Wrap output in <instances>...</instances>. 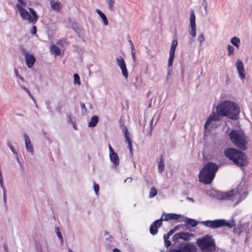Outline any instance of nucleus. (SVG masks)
<instances>
[{
	"label": "nucleus",
	"mask_w": 252,
	"mask_h": 252,
	"mask_svg": "<svg viewBox=\"0 0 252 252\" xmlns=\"http://www.w3.org/2000/svg\"><path fill=\"white\" fill-rule=\"evenodd\" d=\"M182 216L181 215L176 214L174 213H163L160 220L162 221H168L169 220H178Z\"/></svg>",
	"instance_id": "nucleus-11"
},
{
	"label": "nucleus",
	"mask_w": 252,
	"mask_h": 252,
	"mask_svg": "<svg viewBox=\"0 0 252 252\" xmlns=\"http://www.w3.org/2000/svg\"><path fill=\"white\" fill-rule=\"evenodd\" d=\"M169 237H170V236L168 234L164 235V237H163L164 241L168 240Z\"/></svg>",
	"instance_id": "nucleus-42"
},
{
	"label": "nucleus",
	"mask_w": 252,
	"mask_h": 252,
	"mask_svg": "<svg viewBox=\"0 0 252 252\" xmlns=\"http://www.w3.org/2000/svg\"><path fill=\"white\" fill-rule=\"evenodd\" d=\"M24 136V140H25V142L26 148L28 152H30L32 154V155H33V154H34L33 148L31 143V140H30V139L29 136L27 134L25 133Z\"/></svg>",
	"instance_id": "nucleus-16"
},
{
	"label": "nucleus",
	"mask_w": 252,
	"mask_h": 252,
	"mask_svg": "<svg viewBox=\"0 0 252 252\" xmlns=\"http://www.w3.org/2000/svg\"><path fill=\"white\" fill-rule=\"evenodd\" d=\"M129 42L130 44L131 45V49H133V48H134V45H133L132 41L131 40H129Z\"/></svg>",
	"instance_id": "nucleus-46"
},
{
	"label": "nucleus",
	"mask_w": 252,
	"mask_h": 252,
	"mask_svg": "<svg viewBox=\"0 0 252 252\" xmlns=\"http://www.w3.org/2000/svg\"><path fill=\"white\" fill-rule=\"evenodd\" d=\"M81 107L82 109H86L85 105L84 103H81Z\"/></svg>",
	"instance_id": "nucleus-48"
},
{
	"label": "nucleus",
	"mask_w": 252,
	"mask_h": 252,
	"mask_svg": "<svg viewBox=\"0 0 252 252\" xmlns=\"http://www.w3.org/2000/svg\"><path fill=\"white\" fill-rule=\"evenodd\" d=\"M234 195V191L232 189L227 192L223 193L221 195V197L222 199L225 200H232L233 198L231 197Z\"/></svg>",
	"instance_id": "nucleus-20"
},
{
	"label": "nucleus",
	"mask_w": 252,
	"mask_h": 252,
	"mask_svg": "<svg viewBox=\"0 0 252 252\" xmlns=\"http://www.w3.org/2000/svg\"><path fill=\"white\" fill-rule=\"evenodd\" d=\"M229 138L236 147L243 150H246L247 137L243 131L233 130L229 133Z\"/></svg>",
	"instance_id": "nucleus-5"
},
{
	"label": "nucleus",
	"mask_w": 252,
	"mask_h": 252,
	"mask_svg": "<svg viewBox=\"0 0 252 252\" xmlns=\"http://www.w3.org/2000/svg\"><path fill=\"white\" fill-rule=\"evenodd\" d=\"M99 118L97 116H94L92 117L91 121L89 123V127H94L98 122Z\"/></svg>",
	"instance_id": "nucleus-22"
},
{
	"label": "nucleus",
	"mask_w": 252,
	"mask_h": 252,
	"mask_svg": "<svg viewBox=\"0 0 252 252\" xmlns=\"http://www.w3.org/2000/svg\"><path fill=\"white\" fill-rule=\"evenodd\" d=\"M50 50L52 54H54L55 55H60L61 54L60 49L55 45H52L50 47Z\"/></svg>",
	"instance_id": "nucleus-25"
},
{
	"label": "nucleus",
	"mask_w": 252,
	"mask_h": 252,
	"mask_svg": "<svg viewBox=\"0 0 252 252\" xmlns=\"http://www.w3.org/2000/svg\"><path fill=\"white\" fill-rule=\"evenodd\" d=\"M22 52L25 58L26 63L29 68H31L35 62V59L33 55L27 53L25 49L22 50Z\"/></svg>",
	"instance_id": "nucleus-10"
},
{
	"label": "nucleus",
	"mask_w": 252,
	"mask_h": 252,
	"mask_svg": "<svg viewBox=\"0 0 252 252\" xmlns=\"http://www.w3.org/2000/svg\"><path fill=\"white\" fill-rule=\"evenodd\" d=\"M228 55L231 56L234 53V48L230 45H227Z\"/></svg>",
	"instance_id": "nucleus-31"
},
{
	"label": "nucleus",
	"mask_w": 252,
	"mask_h": 252,
	"mask_svg": "<svg viewBox=\"0 0 252 252\" xmlns=\"http://www.w3.org/2000/svg\"><path fill=\"white\" fill-rule=\"evenodd\" d=\"M17 115L20 116H23V115H22V114H17Z\"/></svg>",
	"instance_id": "nucleus-55"
},
{
	"label": "nucleus",
	"mask_w": 252,
	"mask_h": 252,
	"mask_svg": "<svg viewBox=\"0 0 252 252\" xmlns=\"http://www.w3.org/2000/svg\"><path fill=\"white\" fill-rule=\"evenodd\" d=\"M74 83L75 84H77L79 85L81 84L80 77L77 73L74 74Z\"/></svg>",
	"instance_id": "nucleus-30"
},
{
	"label": "nucleus",
	"mask_w": 252,
	"mask_h": 252,
	"mask_svg": "<svg viewBox=\"0 0 252 252\" xmlns=\"http://www.w3.org/2000/svg\"><path fill=\"white\" fill-rule=\"evenodd\" d=\"M240 77L244 79L246 77V72L244 68L243 63L240 60H238L235 63Z\"/></svg>",
	"instance_id": "nucleus-14"
},
{
	"label": "nucleus",
	"mask_w": 252,
	"mask_h": 252,
	"mask_svg": "<svg viewBox=\"0 0 252 252\" xmlns=\"http://www.w3.org/2000/svg\"><path fill=\"white\" fill-rule=\"evenodd\" d=\"M175 229H173L170 230L168 232V233L167 234H168L169 236H170V235H172V234L174 233V232H175Z\"/></svg>",
	"instance_id": "nucleus-44"
},
{
	"label": "nucleus",
	"mask_w": 252,
	"mask_h": 252,
	"mask_svg": "<svg viewBox=\"0 0 252 252\" xmlns=\"http://www.w3.org/2000/svg\"><path fill=\"white\" fill-rule=\"evenodd\" d=\"M18 3L16 4V7L20 13L21 18L24 20H28V22L32 24H35L38 19V16L36 12L32 8H29L30 12L27 11L22 6L26 5V3L23 0H17Z\"/></svg>",
	"instance_id": "nucleus-4"
},
{
	"label": "nucleus",
	"mask_w": 252,
	"mask_h": 252,
	"mask_svg": "<svg viewBox=\"0 0 252 252\" xmlns=\"http://www.w3.org/2000/svg\"><path fill=\"white\" fill-rule=\"evenodd\" d=\"M131 53H132V58L134 60H135V58H136L135 48H133V49H131Z\"/></svg>",
	"instance_id": "nucleus-39"
},
{
	"label": "nucleus",
	"mask_w": 252,
	"mask_h": 252,
	"mask_svg": "<svg viewBox=\"0 0 252 252\" xmlns=\"http://www.w3.org/2000/svg\"><path fill=\"white\" fill-rule=\"evenodd\" d=\"M96 11L97 13V14L99 15V16L101 18L104 25L105 26H107L108 25V22L105 15L98 9H96Z\"/></svg>",
	"instance_id": "nucleus-23"
},
{
	"label": "nucleus",
	"mask_w": 252,
	"mask_h": 252,
	"mask_svg": "<svg viewBox=\"0 0 252 252\" xmlns=\"http://www.w3.org/2000/svg\"><path fill=\"white\" fill-rule=\"evenodd\" d=\"M240 42V40L239 38L237 37H233L231 39V43L234 46H236L237 48L239 47V44Z\"/></svg>",
	"instance_id": "nucleus-27"
},
{
	"label": "nucleus",
	"mask_w": 252,
	"mask_h": 252,
	"mask_svg": "<svg viewBox=\"0 0 252 252\" xmlns=\"http://www.w3.org/2000/svg\"><path fill=\"white\" fill-rule=\"evenodd\" d=\"M62 108V105L61 104H59L58 106V107L57 108V111L59 112H60L61 111Z\"/></svg>",
	"instance_id": "nucleus-43"
},
{
	"label": "nucleus",
	"mask_w": 252,
	"mask_h": 252,
	"mask_svg": "<svg viewBox=\"0 0 252 252\" xmlns=\"http://www.w3.org/2000/svg\"><path fill=\"white\" fill-rule=\"evenodd\" d=\"M190 21V30H189V34L192 36V37H194L196 36V24H195V16L194 14V12L193 9L191 10L190 12V16L189 18Z\"/></svg>",
	"instance_id": "nucleus-9"
},
{
	"label": "nucleus",
	"mask_w": 252,
	"mask_h": 252,
	"mask_svg": "<svg viewBox=\"0 0 252 252\" xmlns=\"http://www.w3.org/2000/svg\"><path fill=\"white\" fill-rule=\"evenodd\" d=\"M179 229V226H177L173 228V229H175V231H176V230H178Z\"/></svg>",
	"instance_id": "nucleus-53"
},
{
	"label": "nucleus",
	"mask_w": 252,
	"mask_h": 252,
	"mask_svg": "<svg viewBox=\"0 0 252 252\" xmlns=\"http://www.w3.org/2000/svg\"><path fill=\"white\" fill-rule=\"evenodd\" d=\"M157 194V190L156 188L155 187H152L151 188L150 193H149V197L153 198L155 197Z\"/></svg>",
	"instance_id": "nucleus-28"
},
{
	"label": "nucleus",
	"mask_w": 252,
	"mask_h": 252,
	"mask_svg": "<svg viewBox=\"0 0 252 252\" xmlns=\"http://www.w3.org/2000/svg\"><path fill=\"white\" fill-rule=\"evenodd\" d=\"M109 149L110 154H111L114 153V151L110 144H109Z\"/></svg>",
	"instance_id": "nucleus-41"
},
{
	"label": "nucleus",
	"mask_w": 252,
	"mask_h": 252,
	"mask_svg": "<svg viewBox=\"0 0 252 252\" xmlns=\"http://www.w3.org/2000/svg\"><path fill=\"white\" fill-rule=\"evenodd\" d=\"M218 166L215 163L208 162L204 165L198 174L199 180L204 184H211L218 170Z\"/></svg>",
	"instance_id": "nucleus-2"
},
{
	"label": "nucleus",
	"mask_w": 252,
	"mask_h": 252,
	"mask_svg": "<svg viewBox=\"0 0 252 252\" xmlns=\"http://www.w3.org/2000/svg\"><path fill=\"white\" fill-rule=\"evenodd\" d=\"M109 9H113L114 1L113 0H107Z\"/></svg>",
	"instance_id": "nucleus-32"
},
{
	"label": "nucleus",
	"mask_w": 252,
	"mask_h": 252,
	"mask_svg": "<svg viewBox=\"0 0 252 252\" xmlns=\"http://www.w3.org/2000/svg\"><path fill=\"white\" fill-rule=\"evenodd\" d=\"M113 252H121V251L117 248H115L113 250Z\"/></svg>",
	"instance_id": "nucleus-47"
},
{
	"label": "nucleus",
	"mask_w": 252,
	"mask_h": 252,
	"mask_svg": "<svg viewBox=\"0 0 252 252\" xmlns=\"http://www.w3.org/2000/svg\"><path fill=\"white\" fill-rule=\"evenodd\" d=\"M170 252H182L181 250L173 249Z\"/></svg>",
	"instance_id": "nucleus-49"
},
{
	"label": "nucleus",
	"mask_w": 252,
	"mask_h": 252,
	"mask_svg": "<svg viewBox=\"0 0 252 252\" xmlns=\"http://www.w3.org/2000/svg\"><path fill=\"white\" fill-rule=\"evenodd\" d=\"M151 103H150V104H149V107H150V106H151Z\"/></svg>",
	"instance_id": "nucleus-57"
},
{
	"label": "nucleus",
	"mask_w": 252,
	"mask_h": 252,
	"mask_svg": "<svg viewBox=\"0 0 252 252\" xmlns=\"http://www.w3.org/2000/svg\"><path fill=\"white\" fill-rule=\"evenodd\" d=\"M94 190L95 192V193L96 194H98V191H99V186L97 185V184H94Z\"/></svg>",
	"instance_id": "nucleus-36"
},
{
	"label": "nucleus",
	"mask_w": 252,
	"mask_h": 252,
	"mask_svg": "<svg viewBox=\"0 0 252 252\" xmlns=\"http://www.w3.org/2000/svg\"><path fill=\"white\" fill-rule=\"evenodd\" d=\"M51 8L57 11H60L62 9L63 5L62 3L59 1H51Z\"/></svg>",
	"instance_id": "nucleus-19"
},
{
	"label": "nucleus",
	"mask_w": 252,
	"mask_h": 252,
	"mask_svg": "<svg viewBox=\"0 0 252 252\" xmlns=\"http://www.w3.org/2000/svg\"><path fill=\"white\" fill-rule=\"evenodd\" d=\"M0 186L3 189V195H4V200H5V197H6V195H5V190L4 189V187H3V180H2V178H0Z\"/></svg>",
	"instance_id": "nucleus-33"
},
{
	"label": "nucleus",
	"mask_w": 252,
	"mask_h": 252,
	"mask_svg": "<svg viewBox=\"0 0 252 252\" xmlns=\"http://www.w3.org/2000/svg\"><path fill=\"white\" fill-rule=\"evenodd\" d=\"M37 28L35 26H33L30 31V32L32 34H36Z\"/></svg>",
	"instance_id": "nucleus-34"
},
{
	"label": "nucleus",
	"mask_w": 252,
	"mask_h": 252,
	"mask_svg": "<svg viewBox=\"0 0 252 252\" xmlns=\"http://www.w3.org/2000/svg\"><path fill=\"white\" fill-rule=\"evenodd\" d=\"M164 169V163L163 162V156L161 155L159 161H158V171L159 173H162Z\"/></svg>",
	"instance_id": "nucleus-24"
},
{
	"label": "nucleus",
	"mask_w": 252,
	"mask_h": 252,
	"mask_svg": "<svg viewBox=\"0 0 252 252\" xmlns=\"http://www.w3.org/2000/svg\"><path fill=\"white\" fill-rule=\"evenodd\" d=\"M161 220L158 219L155 221L150 226V233L153 235L157 234L158 232V229L161 226Z\"/></svg>",
	"instance_id": "nucleus-13"
},
{
	"label": "nucleus",
	"mask_w": 252,
	"mask_h": 252,
	"mask_svg": "<svg viewBox=\"0 0 252 252\" xmlns=\"http://www.w3.org/2000/svg\"><path fill=\"white\" fill-rule=\"evenodd\" d=\"M128 181L129 182H131L132 181V178H127L125 180V182L126 181Z\"/></svg>",
	"instance_id": "nucleus-51"
},
{
	"label": "nucleus",
	"mask_w": 252,
	"mask_h": 252,
	"mask_svg": "<svg viewBox=\"0 0 252 252\" xmlns=\"http://www.w3.org/2000/svg\"><path fill=\"white\" fill-rule=\"evenodd\" d=\"M217 112H213L204 125L207 129L213 121H220V117L228 116L231 119L235 120L240 113L239 108L232 102L225 101L220 103L216 108Z\"/></svg>",
	"instance_id": "nucleus-1"
},
{
	"label": "nucleus",
	"mask_w": 252,
	"mask_h": 252,
	"mask_svg": "<svg viewBox=\"0 0 252 252\" xmlns=\"http://www.w3.org/2000/svg\"><path fill=\"white\" fill-rule=\"evenodd\" d=\"M56 232H57V235L58 236V237L61 240H63V237H62V234L59 231V228L58 227L56 228Z\"/></svg>",
	"instance_id": "nucleus-38"
},
{
	"label": "nucleus",
	"mask_w": 252,
	"mask_h": 252,
	"mask_svg": "<svg viewBox=\"0 0 252 252\" xmlns=\"http://www.w3.org/2000/svg\"><path fill=\"white\" fill-rule=\"evenodd\" d=\"M62 43H63V42H62V40H59V41L57 42V43H58V44H60V45H62Z\"/></svg>",
	"instance_id": "nucleus-52"
},
{
	"label": "nucleus",
	"mask_w": 252,
	"mask_h": 252,
	"mask_svg": "<svg viewBox=\"0 0 252 252\" xmlns=\"http://www.w3.org/2000/svg\"><path fill=\"white\" fill-rule=\"evenodd\" d=\"M197 244L203 251L212 252L216 250L214 240L211 236L206 235L198 239Z\"/></svg>",
	"instance_id": "nucleus-7"
},
{
	"label": "nucleus",
	"mask_w": 252,
	"mask_h": 252,
	"mask_svg": "<svg viewBox=\"0 0 252 252\" xmlns=\"http://www.w3.org/2000/svg\"><path fill=\"white\" fill-rule=\"evenodd\" d=\"M198 40L200 43H202L205 40V38L203 33L200 34L198 37Z\"/></svg>",
	"instance_id": "nucleus-35"
},
{
	"label": "nucleus",
	"mask_w": 252,
	"mask_h": 252,
	"mask_svg": "<svg viewBox=\"0 0 252 252\" xmlns=\"http://www.w3.org/2000/svg\"><path fill=\"white\" fill-rule=\"evenodd\" d=\"M23 88L26 91V92L32 98V99L33 100L34 99V97L32 95L30 90L28 88H27L26 87H23Z\"/></svg>",
	"instance_id": "nucleus-37"
},
{
	"label": "nucleus",
	"mask_w": 252,
	"mask_h": 252,
	"mask_svg": "<svg viewBox=\"0 0 252 252\" xmlns=\"http://www.w3.org/2000/svg\"><path fill=\"white\" fill-rule=\"evenodd\" d=\"M117 64L121 68L122 74L126 79L128 78V73L126 65V63L122 57L117 59Z\"/></svg>",
	"instance_id": "nucleus-12"
},
{
	"label": "nucleus",
	"mask_w": 252,
	"mask_h": 252,
	"mask_svg": "<svg viewBox=\"0 0 252 252\" xmlns=\"http://www.w3.org/2000/svg\"><path fill=\"white\" fill-rule=\"evenodd\" d=\"M245 198H239V201H241V200L244 199Z\"/></svg>",
	"instance_id": "nucleus-54"
},
{
	"label": "nucleus",
	"mask_w": 252,
	"mask_h": 252,
	"mask_svg": "<svg viewBox=\"0 0 252 252\" xmlns=\"http://www.w3.org/2000/svg\"><path fill=\"white\" fill-rule=\"evenodd\" d=\"M193 234H189L187 232H180L175 234L174 236V240H178L179 239H183L184 240H188L190 236H192Z\"/></svg>",
	"instance_id": "nucleus-17"
},
{
	"label": "nucleus",
	"mask_w": 252,
	"mask_h": 252,
	"mask_svg": "<svg viewBox=\"0 0 252 252\" xmlns=\"http://www.w3.org/2000/svg\"><path fill=\"white\" fill-rule=\"evenodd\" d=\"M165 245L167 246V247H168L169 246L171 245V242L169 240H167V241H165Z\"/></svg>",
	"instance_id": "nucleus-45"
},
{
	"label": "nucleus",
	"mask_w": 252,
	"mask_h": 252,
	"mask_svg": "<svg viewBox=\"0 0 252 252\" xmlns=\"http://www.w3.org/2000/svg\"><path fill=\"white\" fill-rule=\"evenodd\" d=\"M110 158L112 162L115 165H118L119 164V158L117 154L115 152L110 154Z\"/></svg>",
	"instance_id": "nucleus-21"
},
{
	"label": "nucleus",
	"mask_w": 252,
	"mask_h": 252,
	"mask_svg": "<svg viewBox=\"0 0 252 252\" xmlns=\"http://www.w3.org/2000/svg\"><path fill=\"white\" fill-rule=\"evenodd\" d=\"M124 135L126 140V142L128 144V148L129 149L131 153H132V141L130 137L127 128H125L124 129Z\"/></svg>",
	"instance_id": "nucleus-18"
},
{
	"label": "nucleus",
	"mask_w": 252,
	"mask_h": 252,
	"mask_svg": "<svg viewBox=\"0 0 252 252\" xmlns=\"http://www.w3.org/2000/svg\"><path fill=\"white\" fill-rule=\"evenodd\" d=\"M247 194H248L247 192H245L243 193L242 194H241L240 197L241 198L242 197V196H243L244 197H245L247 196Z\"/></svg>",
	"instance_id": "nucleus-50"
},
{
	"label": "nucleus",
	"mask_w": 252,
	"mask_h": 252,
	"mask_svg": "<svg viewBox=\"0 0 252 252\" xmlns=\"http://www.w3.org/2000/svg\"><path fill=\"white\" fill-rule=\"evenodd\" d=\"M107 231H105V234H107Z\"/></svg>",
	"instance_id": "nucleus-56"
},
{
	"label": "nucleus",
	"mask_w": 252,
	"mask_h": 252,
	"mask_svg": "<svg viewBox=\"0 0 252 252\" xmlns=\"http://www.w3.org/2000/svg\"><path fill=\"white\" fill-rule=\"evenodd\" d=\"M178 45L177 39H174L172 40L170 50L169 52V57L168 59V66L169 67L172 66L173 61L174 59L175 50Z\"/></svg>",
	"instance_id": "nucleus-8"
},
{
	"label": "nucleus",
	"mask_w": 252,
	"mask_h": 252,
	"mask_svg": "<svg viewBox=\"0 0 252 252\" xmlns=\"http://www.w3.org/2000/svg\"><path fill=\"white\" fill-rule=\"evenodd\" d=\"M201 223L206 227L215 229L221 227H228L231 228L236 225V222L234 220L227 221L224 219L215 220H206L202 221Z\"/></svg>",
	"instance_id": "nucleus-6"
},
{
	"label": "nucleus",
	"mask_w": 252,
	"mask_h": 252,
	"mask_svg": "<svg viewBox=\"0 0 252 252\" xmlns=\"http://www.w3.org/2000/svg\"><path fill=\"white\" fill-rule=\"evenodd\" d=\"M185 222L187 224L190 225L191 227H195L198 224V222L196 220H195L194 219L190 218H186L185 220Z\"/></svg>",
	"instance_id": "nucleus-26"
},
{
	"label": "nucleus",
	"mask_w": 252,
	"mask_h": 252,
	"mask_svg": "<svg viewBox=\"0 0 252 252\" xmlns=\"http://www.w3.org/2000/svg\"><path fill=\"white\" fill-rule=\"evenodd\" d=\"M67 117L68 122L69 123L72 124L74 128L76 129V123H75V122L74 121H73L72 120V118L71 117V115H67Z\"/></svg>",
	"instance_id": "nucleus-29"
},
{
	"label": "nucleus",
	"mask_w": 252,
	"mask_h": 252,
	"mask_svg": "<svg viewBox=\"0 0 252 252\" xmlns=\"http://www.w3.org/2000/svg\"><path fill=\"white\" fill-rule=\"evenodd\" d=\"M181 251L182 252H196L197 248L195 245L188 243L182 247Z\"/></svg>",
	"instance_id": "nucleus-15"
},
{
	"label": "nucleus",
	"mask_w": 252,
	"mask_h": 252,
	"mask_svg": "<svg viewBox=\"0 0 252 252\" xmlns=\"http://www.w3.org/2000/svg\"><path fill=\"white\" fill-rule=\"evenodd\" d=\"M224 155L230 160L238 166L243 167L248 163L247 157L242 151L235 148H228Z\"/></svg>",
	"instance_id": "nucleus-3"
},
{
	"label": "nucleus",
	"mask_w": 252,
	"mask_h": 252,
	"mask_svg": "<svg viewBox=\"0 0 252 252\" xmlns=\"http://www.w3.org/2000/svg\"><path fill=\"white\" fill-rule=\"evenodd\" d=\"M8 146L13 153L14 154H17V153L15 151L14 147L11 144H9Z\"/></svg>",
	"instance_id": "nucleus-40"
}]
</instances>
